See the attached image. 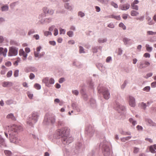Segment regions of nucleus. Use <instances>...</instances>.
Segmentation results:
<instances>
[{
  "label": "nucleus",
  "instance_id": "1",
  "mask_svg": "<svg viewBox=\"0 0 156 156\" xmlns=\"http://www.w3.org/2000/svg\"><path fill=\"white\" fill-rule=\"evenodd\" d=\"M7 129H8V133L5 132V136L8 137L9 134V139L11 143L16 144L19 143L20 140L18 138V133L23 130L22 127L18 125L13 124L11 127L8 126Z\"/></svg>",
  "mask_w": 156,
  "mask_h": 156
},
{
  "label": "nucleus",
  "instance_id": "2",
  "mask_svg": "<svg viewBox=\"0 0 156 156\" xmlns=\"http://www.w3.org/2000/svg\"><path fill=\"white\" fill-rule=\"evenodd\" d=\"M69 129L66 128H64L61 129L57 130L55 132V137L57 139L61 138L63 144L64 145H68L73 140V137L69 136Z\"/></svg>",
  "mask_w": 156,
  "mask_h": 156
},
{
  "label": "nucleus",
  "instance_id": "3",
  "mask_svg": "<svg viewBox=\"0 0 156 156\" xmlns=\"http://www.w3.org/2000/svg\"><path fill=\"white\" fill-rule=\"evenodd\" d=\"M39 115L37 112H33L31 117H30L27 121V124L31 127H33L34 125L37 121Z\"/></svg>",
  "mask_w": 156,
  "mask_h": 156
},
{
  "label": "nucleus",
  "instance_id": "4",
  "mask_svg": "<svg viewBox=\"0 0 156 156\" xmlns=\"http://www.w3.org/2000/svg\"><path fill=\"white\" fill-rule=\"evenodd\" d=\"M55 121V117L54 115L47 113L45 116L43 123L45 125H49L54 123Z\"/></svg>",
  "mask_w": 156,
  "mask_h": 156
},
{
  "label": "nucleus",
  "instance_id": "5",
  "mask_svg": "<svg viewBox=\"0 0 156 156\" xmlns=\"http://www.w3.org/2000/svg\"><path fill=\"white\" fill-rule=\"evenodd\" d=\"M108 143L104 142L101 144V146H102V151L103 155L105 156H109L111 153V149L108 146Z\"/></svg>",
  "mask_w": 156,
  "mask_h": 156
},
{
  "label": "nucleus",
  "instance_id": "6",
  "mask_svg": "<svg viewBox=\"0 0 156 156\" xmlns=\"http://www.w3.org/2000/svg\"><path fill=\"white\" fill-rule=\"evenodd\" d=\"M99 93H102L104 98L105 99H108L110 97V94L107 89L105 87H101L98 89Z\"/></svg>",
  "mask_w": 156,
  "mask_h": 156
},
{
  "label": "nucleus",
  "instance_id": "7",
  "mask_svg": "<svg viewBox=\"0 0 156 156\" xmlns=\"http://www.w3.org/2000/svg\"><path fill=\"white\" fill-rule=\"evenodd\" d=\"M18 48L13 47L9 48L8 55L9 56H16L18 54Z\"/></svg>",
  "mask_w": 156,
  "mask_h": 156
},
{
  "label": "nucleus",
  "instance_id": "8",
  "mask_svg": "<svg viewBox=\"0 0 156 156\" xmlns=\"http://www.w3.org/2000/svg\"><path fill=\"white\" fill-rule=\"evenodd\" d=\"M150 64L149 62L146 61H144L140 62L139 68L140 69H144L146 68L147 66H150Z\"/></svg>",
  "mask_w": 156,
  "mask_h": 156
},
{
  "label": "nucleus",
  "instance_id": "9",
  "mask_svg": "<svg viewBox=\"0 0 156 156\" xmlns=\"http://www.w3.org/2000/svg\"><path fill=\"white\" fill-rule=\"evenodd\" d=\"M43 11L45 14H48L50 15H53L54 13V10L51 9H48L47 7H44L43 9Z\"/></svg>",
  "mask_w": 156,
  "mask_h": 156
},
{
  "label": "nucleus",
  "instance_id": "10",
  "mask_svg": "<svg viewBox=\"0 0 156 156\" xmlns=\"http://www.w3.org/2000/svg\"><path fill=\"white\" fill-rule=\"evenodd\" d=\"M129 105L132 107H134L136 106V102L135 98L132 96L129 97Z\"/></svg>",
  "mask_w": 156,
  "mask_h": 156
},
{
  "label": "nucleus",
  "instance_id": "11",
  "mask_svg": "<svg viewBox=\"0 0 156 156\" xmlns=\"http://www.w3.org/2000/svg\"><path fill=\"white\" fill-rule=\"evenodd\" d=\"M115 108H116V110L119 112H120L121 111H124L125 110V107L121 105L118 102H116L115 105Z\"/></svg>",
  "mask_w": 156,
  "mask_h": 156
},
{
  "label": "nucleus",
  "instance_id": "12",
  "mask_svg": "<svg viewBox=\"0 0 156 156\" xmlns=\"http://www.w3.org/2000/svg\"><path fill=\"white\" fill-rule=\"evenodd\" d=\"M86 130L87 133L90 134V136H92L94 133V129L93 127L90 126L86 129Z\"/></svg>",
  "mask_w": 156,
  "mask_h": 156
},
{
  "label": "nucleus",
  "instance_id": "13",
  "mask_svg": "<svg viewBox=\"0 0 156 156\" xmlns=\"http://www.w3.org/2000/svg\"><path fill=\"white\" fill-rule=\"evenodd\" d=\"M145 121L148 125L152 126H156V124L150 119L145 118Z\"/></svg>",
  "mask_w": 156,
  "mask_h": 156
},
{
  "label": "nucleus",
  "instance_id": "14",
  "mask_svg": "<svg viewBox=\"0 0 156 156\" xmlns=\"http://www.w3.org/2000/svg\"><path fill=\"white\" fill-rule=\"evenodd\" d=\"M129 7L130 5L128 3L119 6L120 9L122 10H126L129 9Z\"/></svg>",
  "mask_w": 156,
  "mask_h": 156
},
{
  "label": "nucleus",
  "instance_id": "15",
  "mask_svg": "<svg viewBox=\"0 0 156 156\" xmlns=\"http://www.w3.org/2000/svg\"><path fill=\"white\" fill-rule=\"evenodd\" d=\"M72 107L73 109L76 110L77 112H80V106L76 103H72Z\"/></svg>",
  "mask_w": 156,
  "mask_h": 156
},
{
  "label": "nucleus",
  "instance_id": "16",
  "mask_svg": "<svg viewBox=\"0 0 156 156\" xmlns=\"http://www.w3.org/2000/svg\"><path fill=\"white\" fill-rule=\"evenodd\" d=\"M97 66L101 72H103L105 70V68L103 66V65L101 63H98L97 64Z\"/></svg>",
  "mask_w": 156,
  "mask_h": 156
},
{
  "label": "nucleus",
  "instance_id": "17",
  "mask_svg": "<svg viewBox=\"0 0 156 156\" xmlns=\"http://www.w3.org/2000/svg\"><path fill=\"white\" fill-rule=\"evenodd\" d=\"M6 118L8 119H10L13 121L16 120V118L12 113L8 114L6 116Z\"/></svg>",
  "mask_w": 156,
  "mask_h": 156
},
{
  "label": "nucleus",
  "instance_id": "18",
  "mask_svg": "<svg viewBox=\"0 0 156 156\" xmlns=\"http://www.w3.org/2000/svg\"><path fill=\"white\" fill-rule=\"evenodd\" d=\"M7 52V49L5 48L4 49L3 48H0V53L2 54L4 57L6 55V53Z\"/></svg>",
  "mask_w": 156,
  "mask_h": 156
},
{
  "label": "nucleus",
  "instance_id": "19",
  "mask_svg": "<svg viewBox=\"0 0 156 156\" xmlns=\"http://www.w3.org/2000/svg\"><path fill=\"white\" fill-rule=\"evenodd\" d=\"M19 53L20 56H23L25 58H27V54L25 53L23 49L20 50Z\"/></svg>",
  "mask_w": 156,
  "mask_h": 156
},
{
  "label": "nucleus",
  "instance_id": "20",
  "mask_svg": "<svg viewBox=\"0 0 156 156\" xmlns=\"http://www.w3.org/2000/svg\"><path fill=\"white\" fill-rule=\"evenodd\" d=\"M0 146L1 147H4L6 146L4 140L1 137H0Z\"/></svg>",
  "mask_w": 156,
  "mask_h": 156
},
{
  "label": "nucleus",
  "instance_id": "21",
  "mask_svg": "<svg viewBox=\"0 0 156 156\" xmlns=\"http://www.w3.org/2000/svg\"><path fill=\"white\" fill-rule=\"evenodd\" d=\"M80 93L82 94V96L83 99L85 101H87L88 99V96L86 94V93L84 92V90H82L80 91Z\"/></svg>",
  "mask_w": 156,
  "mask_h": 156
},
{
  "label": "nucleus",
  "instance_id": "22",
  "mask_svg": "<svg viewBox=\"0 0 156 156\" xmlns=\"http://www.w3.org/2000/svg\"><path fill=\"white\" fill-rule=\"evenodd\" d=\"M12 85V83L10 82H4L3 83L2 86L4 87L11 86Z\"/></svg>",
  "mask_w": 156,
  "mask_h": 156
},
{
  "label": "nucleus",
  "instance_id": "23",
  "mask_svg": "<svg viewBox=\"0 0 156 156\" xmlns=\"http://www.w3.org/2000/svg\"><path fill=\"white\" fill-rule=\"evenodd\" d=\"M43 83L45 84L46 86L49 87L50 85L49 83V79L48 78L46 77L44 79L42 80Z\"/></svg>",
  "mask_w": 156,
  "mask_h": 156
},
{
  "label": "nucleus",
  "instance_id": "24",
  "mask_svg": "<svg viewBox=\"0 0 156 156\" xmlns=\"http://www.w3.org/2000/svg\"><path fill=\"white\" fill-rule=\"evenodd\" d=\"M90 104L93 108H95L96 107V101L95 100L91 98L90 100Z\"/></svg>",
  "mask_w": 156,
  "mask_h": 156
},
{
  "label": "nucleus",
  "instance_id": "25",
  "mask_svg": "<svg viewBox=\"0 0 156 156\" xmlns=\"http://www.w3.org/2000/svg\"><path fill=\"white\" fill-rule=\"evenodd\" d=\"M130 41L131 39L126 37H124L123 39V41L125 45L128 44Z\"/></svg>",
  "mask_w": 156,
  "mask_h": 156
},
{
  "label": "nucleus",
  "instance_id": "26",
  "mask_svg": "<svg viewBox=\"0 0 156 156\" xmlns=\"http://www.w3.org/2000/svg\"><path fill=\"white\" fill-rule=\"evenodd\" d=\"M139 14L138 12L135 10H132L131 12V15L132 16H136Z\"/></svg>",
  "mask_w": 156,
  "mask_h": 156
},
{
  "label": "nucleus",
  "instance_id": "27",
  "mask_svg": "<svg viewBox=\"0 0 156 156\" xmlns=\"http://www.w3.org/2000/svg\"><path fill=\"white\" fill-rule=\"evenodd\" d=\"M131 136H128L125 137L121 138V140L122 141L125 142L131 138Z\"/></svg>",
  "mask_w": 156,
  "mask_h": 156
},
{
  "label": "nucleus",
  "instance_id": "28",
  "mask_svg": "<svg viewBox=\"0 0 156 156\" xmlns=\"http://www.w3.org/2000/svg\"><path fill=\"white\" fill-rule=\"evenodd\" d=\"M64 7L65 8L68 10H71L72 9V7L71 6L69 5L68 3H66L64 5Z\"/></svg>",
  "mask_w": 156,
  "mask_h": 156
},
{
  "label": "nucleus",
  "instance_id": "29",
  "mask_svg": "<svg viewBox=\"0 0 156 156\" xmlns=\"http://www.w3.org/2000/svg\"><path fill=\"white\" fill-rule=\"evenodd\" d=\"M129 121L130 122L132 123L133 126H135L137 122L136 121L134 120L133 119L131 118L129 119Z\"/></svg>",
  "mask_w": 156,
  "mask_h": 156
},
{
  "label": "nucleus",
  "instance_id": "30",
  "mask_svg": "<svg viewBox=\"0 0 156 156\" xmlns=\"http://www.w3.org/2000/svg\"><path fill=\"white\" fill-rule=\"evenodd\" d=\"M146 50L149 52H151L152 50V48L150 47V46L148 44H146L145 45Z\"/></svg>",
  "mask_w": 156,
  "mask_h": 156
},
{
  "label": "nucleus",
  "instance_id": "31",
  "mask_svg": "<svg viewBox=\"0 0 156 156\" xmlns=\"http://www.w3.org/2000/svg\"><path fill=\"white\" fill-rule=\"evenodd\" d=\"M107 41L106 38H99L98 39V41L99 43H102L106 42Z\"/></svg>",
  "mask_w": 156,
  "mask_h": 156
},
{
  "label": "nucleus",
  "instance_id": "32",
  "mask_svg": "<svg viewBox=\"0 0 156 156\" xmlns=\"http://www.w3.org/2000/svg\"><path fill=\"white\" fill-rule=\"evenodd\" d=\"M9 7L7 5H5L2 7V10L3 11H7L8 10Z\"/></svg>",
  "mask_w": 156,
  "mask_h": 156
},
{
  "label": "nucleus",
  "instance_id": "33",
  "mask_svg": "<svg viewBox=\"0 0 156 156\" xmlns=\"http://www.w3.org/2000/svg\"><path fill=\"white\" fill-rule=\"evenodd\" d=\"M147 35H154L155 34H156V32H154L152 31H148L147 32Z\"/></svg>",
  "mask_w": 156,
  "mask_h": 156
},
{
  "label": "nucleus",
  "instance_id": "34",
  "mask_svg": "<svg viewBox=\"0 0 156 156\" xmlns=\"http://www.w3.org/2000/svg\"><path fill=\"white\" fill-rule=\"evenodd\" d=\"M64 122L62 119H58V124L59 125L62 126L64 125Z\"/></svg>",
  "mask_w": 156,
  "mask_h": 156
},
{
  "label": "nucleus",
  "instance_id": "35",
  "mask_svg": "<svg viewBox=\"0 0 156 156\" xmlns=\"http://www.w3.org/2000/svg\"><path fill=\"white\" fill-rule=\"evenodd\" d=\"M141 106L142 108L144 110L146 109V107L148 106V105H147L146 104L144 103V102H142L141 103Z\"/></svg>",
  "mask_w": 156,
  "mask_h": 156
},
{
  "label": "nucleus",
  "instance_id": "36",
  "mask_svg": "<svg viewBox=\"0 0 156 156\" xmlns=\"http://www.w3.org/2000/svg\"><path fill=\"white\" fill-rule=\"evenodd\" d=\"M131 6L133 9H135L136 10H138L139 8L138 5H136L135 4H131Z\"/></svg>",
  "mask_w": 156,
  "mask_h": 156
},
{
  "label": "nucleus",
  "instance_id": "37",
  "mask_svg": "<svg viewBox=\"0 0 156 156\" xmlns=\"http://www.w3.org/2000/svg\"><path fill=\"white\" fill-rule=\"evenodd\" d=\"M79 52L80 53H85L84 49L83 47L81 46L79 47Z\"/></svg>",
  "mask_w": 156,
  "mask_h": 156
},
{
  "label": "nucleus",
  "instance_id": "38",
  "mask_svg": "<svg viewBox=\"0 0 156 156\" xmlns=\"http://www.w3.org/2000/svg\"><path fill=\"white\" fill-rule=\"evenodd\" d=\"M4 153L7 156H10L12 154L11 152L9 151L5 150L4 151Z\"/></svg>",
  "mask_w": 156,
  "mask_h": 156
},
{
  "label": "nucleus",
  "instance_id": "39",
  "mask_svg": "<svg viewBox=\"0 0 156 156\" xmlns=\"http://www.w3.org/2000/svg\"><path fill=\"white\" fill-rule=\"evenodd\" d=\"M119 26L120 27L122 28L124 30H125L126 29V26L122 23H121L119 24Z\"/></svg>",
  "mask_w": 156,
  "mask_h": 156
},
{
  "label": "nucleus",
  "instance_id": "40",
  "mask_svg": "<svg viewBox=\"0 0 156 156\" xmlns=\"http://www.w3.org/2000/svg\"><path fill=\"white\" fill-rule=\"evenodd\" d=\"M67 34L69 37H72L73 35V32L72 31H69L67 32Z\"/></svg>",
  "mask_w": 156,
  "mask_h": 156
},
{
  "label": "nucleus",
  "instance_id": "41",
  "mask_svg": "<svg viewBox=\"0 0 156 156\" xmlns=\"http://www.w3.org/2000/svg\"><path fill=\"white\" fill-rule=\"evenodd\" d=\"M5 103L7 105H10L13 103V101L12 100H9L7 101Z\"/></svg>",
  "mask_w": 156,
  "mask_h": 156
},
{
  "label": "nucleus",
  "instance_id": "42",
  "mask_svg": "<svg viewBox=\"0 0 156 156\" xmlns=\"http://www.w3.org/2000/svg\"><path fill=\"white\" fill-rule=\"evenodd\" d=\"M92 49L93 53H96L98 52V48L97 47H93Z\"/></svg>",
  "mask_w": 156,
  "mask_h": 156
},
{
  "label": "nucleus",
  "instance_id": "43",
  "mask_svg": "<svg viewBox=\"0 0 156 156\" xmlns=\"http://www.w3.org/2000/svg\"><path fill=\"white\" fill-rule=\"evenodd\" d=\"M34 87L37 90H39L41 88V85L38 83H35L34 85Z\"/></svg>",
  "mask_w": 156,
  "mask_h": 156
},
{
  "label": "nucleus",
  "instance_id": "44",
  "mask_svg": "<svg viewBox=\"0 0 156 156\" xmlns=\"http://www.w3.org/2000/svg\"><path fill=\"white\" fill-rule=\"evenodd\" d=\"M120 133L123 135H130L131 134V133L129 132H126L123 131L121 132Z\"/></svg>",
  "mask_w": 156,
  "mask_h": 156
},
{
  "label": "nucleus",
  "instance_id": "45",
  "mask_svg": "<svg viewBox=\"0 0 156 156\" xmlns=\"http://www.w3.org/2000/svg\"><path fill=\"white\" fill-rule=\"evenodd\" d=\"M78 14L79 16H80L81 17H83L85 16L84 13L81 11L79 12H78Z\"/></svg>",
  "mask_w": 156,
  "mask_h": 156
},
{
  "label": "nucleus",
  "instance_id": "46",
  "mask_svg": "<svg viewBox=\"0 0 156 156\" xmlns=\"http://www.w3.org/2000/svg\"><path fill=\"white\" fill-rule=\"evenodd\" d=\"M60 34H65L66 32V30L62 28H60Z\"/></svg>",
  "mask_w": 156,
  "mask_h": 156
},
{
  "label": "nucleus",
  "instance_id": "47",
  "mask_svg": "<svg viewBox=\"0 0 156 156\" xmlns=\"http://www.w3.org/2000/svg\"><path fill=\"white\" fill-rule=\"evenodd\" d=\"M35 31L34 29H32L29 30L28 33V35H30L31 34H34L35 33Z\"/></svg>",
  "mask_w": 156,
  "mask_h": 156
},
{
  "label": "nucleus",
  "instance_id": "48",
  "mask_svg": "<svg viewBox=\"0 0 156 156\" xmlns=\"http://www.w3.org/2000/svg\"><path fill=\"white\" fill-rule=\"evenodd\" d=\"M19 70H16L14 73V76L15 77H17L19 76Z\"/></svg>",
  "mask_w": 156,
  "mask_h": 156
},
{
  "label": "nucleus",
  "instance_id": "49",
  "mask_svg": "<svg viewBox=\"0 0 156 156\" xmlns=\"http://www.w3.org/2000/svg\"><path fill=\"white\" fill-rule=\"evenodd\" d=\"M150 89V87L149 86H147L144 88L143 90L144 91H145L146 92H148Z\"/></svg>",
  "mask_w": 156,
  "mask_h": 156
},
{
  "label": "nucleus",
  "instance_id": "50",
  "mask_svg": "<svg viewBox=\"0 0 156 156\" xmlns=\"http://www.w3.org/2000/svg\"><path fill=\"white\" fill-rule=\"evenodd\" d=\"M127 84V81L125 80L123 83L121 87V88L122 89H124L125 87L126 86V84Z\"/></svg>",
  "mask_w": 156,
  "mask_h": 156
},
{
  "label": "nucleus",
  "instance_id": "51",
  "mask_svg": "<svg viewBox=\"0 0 156 156\" xmlns=\"http://www.w3.org/2000/svg\"><path fill=\"white\" fill-rule=\"evenodd\" d=\"M5 38L2 35H0V44L2 43L4 41Z\"/></svg>",
  "mask_w": 156,
  "mask_h": 156
},
{
  "label": "nucleus",
  "instance_id": "52",
  "mask_svg": "<svg viewBox=\"0 0 156 156\" xmlns=\"http://www.w3.org/2000/svg\"><path fill=\"white\" fill-rule=\"evenodd\" d=\"M72 92L73 94H75L76 96H77L79 94V91L77 90H73Z\"/></svg>",
  "mask_w": 156,
  "mask_h": 156
},
{
  "label": "nucleus",
  "instance_id": "53",
  "mask_svg": "<svg viewBox=\"0 0 156 156\" xmlns=\"http://www.w3.org/2000/svg\"><path fill=\"white\" fill-rule=\"evenodd\" d=\"M12 71L11 70L9 71L7 73V74L6 75L7 77H10L12 76Z\"/></svg>",
  "mask_w": 156,
  "mask_h": 156
},
{
  "label": "nucleus",
  "instance_id": "54",
  "mask_svg": "<svg viewBox=\"0 0 156 156\" xmlns=\"http://www.w3.org/2000/svg\"><path fill=\"white\" fill-rule=\"evenodd\" d=\"M35 77V75L32 73H31L29 76V77L30 80L33 79Z\"/></svg>",
  "mask_w": 156,
  "mask_h": 156
},
{
  "label": "nucleus",
  "instance_id": "55",
  "mask_svg": "<svg viewBox=\"0 0 156 156\" xmlns=\"http://www.w3.org/2000/svg\"><path fill=\"white\" fill-rule=\"evenodd\" d=\"M111 5L115 8H118V5L117 4L113 2H111Z\"/></svg>",
  "mask_w": 156,
  "mask_h": 156
},
{
  "label": "nucleus",
  "instance_id": "56",
  "mask_svg": "<svg viewBox=\"0 0 156 156\" xmlns=\"http://www.w3.org/2000/svg\"><path fill=\"white\" fill-rule=\"evenodd\" d=\"M82 145V144L81 143H79L76 144V148L77 149H80Z\"/></svg>",
  "mask_w": 156,
  "mask_h": 156
},
{
  "label": "nucleus",
  "instance_id": "57",
  "mask_svg": "<svg viewBox=\"0 0 156 156\" xmlns=\"http://www.w3.org/2000/svg\"><path fill=\"white\" fill-rule=\"evenodd\" d=\"M108 27L111 28H114L115 27V26L113 23H110L108 24Z\"/></svg>",
  "mask_w": 156,
  "mask_h": 156
},
{
  "label": "nucleus",
  "instance_id": "58",
  "mask_svg": "<svg viewBox=\"0 0 156 156\" xmlns=\"http://www.w3.org/2000/svg\"><path fill=\"white\" fill-rule=\"evenodd\" d=\"M111 16L112 18H115L118 20H119L121 19L120 17L119 16H115L112 15Z\"/></svg>",
  "mask_w": 156,
  "mask_h": 156
},
{
  "label": "nucleus",
  "instance_id": "59",
  "mask_svg": "<svg viewBox=\"0 0 156 156\" xmlns=\"http://www.w3.org/2000/svg\"><path fill=\"white\" fill-rule=\"evenodd\" d=\"M153 73H147L146 76L145 77L146 78H148V77H150L152 76Z\"/></svg>",
  "mask_w": 156,
  "mask_h": 156
},
{
  "label": "nucleus",
  "instance_id": "60",
  "mask_svg": "<svg viewBox=\"0 0 156 156\" xmlns=\"http://www.w3.org/2000/svg\"><path fill=\"white\" fill-rule=\"evenodd\" d=\"M51 33L50 31H45L44 33V35L47 36L49 35H51Z\"/></svg>",
  "mask_w": 156,
  "mask_h": 156
},
{
  "label": "nucleus",
  "instance_id": "61",
  "mask_svg": "<svg viewBox=\"0 0 156 156\" xmlns=\"http://www.w3.org/2000/svg\"><path fill=\"white\" fill-rule=\"evenodd\" d=\"M151 87L152 88L156 87V81L154 82L151 83Z\"/></svg>",
  "mask_w": 156,
  "mask_h": 156
},
{
  "label": "nucleus",
  "instance_id": "62",
  "mask_svg": "<svg viewBox=\"0 0 156 156\" xmlns=\"http://www.w3.org/2000/svg\"><path fill=\"white\" fill-rule=\"evenodd\" d=\"M122 53V50L120 48H119L118 55H121Z\"/></svg>",
  "mask_w": 156,
  "mask_h": 156
},
{
  "label": "nucleus",
  "instance_id": "63",
  "mask_svg": "<svg viewBox=\"0 0 156 156\" xmlns=\"http://www.w3.org/2000/svg\"><path fill=\"white\" fill-rule=\"evenodd\" d=\"M139 151V148L137 147H134V148L133 152L136 154Z\"/></svg>",
  "mask_w": 156,
  "mask_h": 156
},
{
  "label": "nucleus",
  "instance_id": "64",
  "mask_svg": "<svg viewBox=\"0 0 156 156\" xmlns=\"http://www.w3.org/2000/svg\"><path fill=\"white\" fill-rule=\"evenodd\" d=\"M49 81L50 84H53L55 82L54 80L52 78H50Z\"/></svg>",
  "mask_w": 156,
  "mask_h": 156
}]
</instances>
